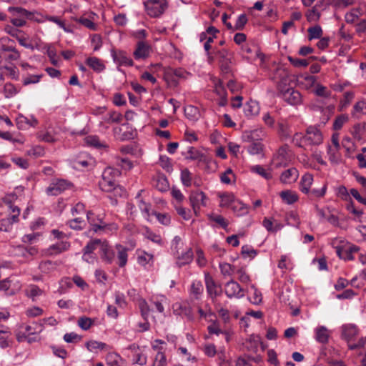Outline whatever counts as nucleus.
Returning a JSON list of instances; mask_svg holds the SVG:
<instances>
[{"label":"nucleus","instance_id":"obj_1","mask_svg":"<svg viewBox=\"0 0 366 366\" xmlns=\"http://www.w3.org/2000/svg\"><path fill=\"white\" fill-rule=\"evenodd\" d=\"M323 137L321 131L315 126H310L306 133H295L292 138V142L297 147L307 150L312 146L322 144Z\"/></svg>","mask_w":366,"mask_h":366},{"label":"nucleus","instance_id":"obj_2","mask_svg":"<svg viewBox=\"0 0 366 366\" xmlns=\"http://www.w3.org/2000/svg\"><path fill=\"white\" fill-rule=\"evenodd\" d=\"M340 337L347 342L348 348L354 350L364 345V341L360 339L357 343L351 344L350 342L355 341L357 338L360 330L358 327L352 323L344 324L340 327Z\"/></svg>","mask_w":366,"mask_h":366},{"label":"nucleus","instance_id":"obj_3","mask_svg":"<svg viewBox=\"0 0 366 366\" xmlns=\"http://www.w3.org/2000/svg\"><path fill=\"white\" fill-rule=\"evenodd\" d=\"M292 159V152L287 144L280 147L274 154L272 165L274 168L285 167L289 165Z\"/></svg>","mask_w":366,"mask_h":366},{"label":"nucleus","instance_id":"obj_4","mask_svg":"<svg viewBox=\"0 0 366 366\" xmlns=\"http://www.w3.org/2000/svg\"><path fill=\"white\" fill-rule=\"evenodd\" d=\"M144 5L147 14L153 18L160 16L168 7L167 0H147Z\"/></svg>","mask_w":366,"mask_h":366},{"label":"nucleus","instance_id":"obj_5","mask_svg":"<svg viewBox=\"0 0 366 366\" xmlns=\"http://www.w3.org/2000/svg\"><path fill=\"white\" fill-rule=\"evenodd\" d=\"M189 200L195 216L199 217L201 207L207 206V197L205 193L199 190L192 191L189 194Z\"/></svg>","mask_w":366,"mask_h":366},{"label":"nucleus","instance_id":"obj_6","mask_svg":"<svg viewBox=\"0 0 366 366\" xmlns=\"http://www.w3.org/2000/svg\"><path fill=\"white\" fill-rule=\"evenodd\" d=\"M111 171L110 169L104 170L102 179L99 182V188L105 192H114L116 194H119V192H122V189L117 184L115 179L109 177Z\"/></svg>","mask_w":366,"mask_h":366},{"label":"nucleus","instance_id":"obj_7","mask_svg":"<svg viewBox=\"0 0 366 366\" xmlns=\"http://www.w3.org/2000/svg\"><path fill=\"white\" fill-rule=\"evenodd\" d=\"M73 184L64 179H54L46 189V193L51 196H57L66 190L71 189Z\"/></svg>","mask_w":366,"mask_h":366},{"label":"nucleus","instance_id":"obj_8","mask_svg":"<svg viewBox=\"0 0 366 366\" xmlns=\"http://www.w3.org/2000/svg\"><path fill=\"white\" fill-rule=\"evenodd\" d=\"M111 56L117 66H133L134 61L129 56L127 52L122 49H112L110 50Z\"/></svg>","mask_w":366,"mask_h":366},{"label":"nucleus","instance_id":"obj_9","mask_svg":"<svg viewBox=\"0 0 366 366\" xmlns=\"http://www.w3.org/2000/svg\"><path fill=\"white\" fill-rule=\"evenodd\" d=\"M172 310L175 315L186 318L188 321L194 320L192 307L188 302H175L172 305Z\"/></svg>","mask_w":366,"mask_h":366},{"label":"nucleus","instance_id":"obj_10","mask_svg":"<svg viewBox=\"0 0 366 366\" xmlns=\"http://www.w3.org/2000/svg\"><path fill=\"white\" fill-rule=\"evenodd\" d=\"M224 293L228 298L240 299L244 296V290L239 283L231 279L224 285Z\"/></svg>","mask_w":366,"mask_h":366},{"label":"nucleus","instance_id":"obj_11","mask_svg":"<svg viewBox=\"0 0 366 366\" xmlns=\"http://www.w3.org/2000/svg\"><path fill=\"white\" fill-rule=\"evenodd\" d=\"M152 49L151 45L146 41H139L136 44V48L133 52L134 59L144 60L149 57Z\"/></svg>","mask_w":366,"mask_h":366},{"label":"nucleus","instance_id":"obj_12","mask_svg":"<svg viewBox=\"0 0 366 366\" xmlns=\"http://www.w3.org/2000/svg\"><path fill=\"white\" fill-rule=\"evenodd\" d=\"M279 87L282 89V95L283 99L289 104L297 106L302 104V97L300 92L292 88L287 89L286 90L283 91V88H282V84H279Z\"/></svg>","mask_w":366,"mask_h":366},{"label":"nucleus","instance_id":"obj_13","mask_svg":"<svg viewBox=\"0 0 366 366\" xmlns=\"http://www.w3.org/2000/svg\"><path fill=\"white\" fill-rule=\"evenodd\" d=\"M204 281L207 294L212 300L221 295V286L217 285L213 277L209 273L204 274Z\"/></svg>","mask_w":366,"mask_h":366},{"label":"nucleus","instance_id":"obj_14","mask_svg":"<svg viewBox=\"0 0 366 366\" xmlns=\"http://www.w3.org/2000/svg\"><path fill=\"white\" fill-rule=\"evenodd\" d=\"M129 249L120 244L115 245V261L116 264L121 268L124 267L128 262Z\"/></svg>","mask_w":366,"mask_h":366},{"label":"nucleus","instance_id":"obj_15","mask_svg":"<svg viewBox=\"0 0 366 366\" xmlns=\"http://www.w3.org/2000/svg\"><path fill=\"white\" fill-rule=\"evenodd\" d=\"M86 218L88 222L92 227V229L94 232H98L106 228L107 224L104 222L103 219L98 215H96L92 211L86 212Z\"/></svg>","mask_w":366,"mask_h":366},{"label":"nucleus","instance_id":"obj_16","mask_svg":"<svg viewBox=\"0 0 366 366\" xmlns=\"http://www.w3.org/2000/svg\"><path fill=\"white\" fill-rule=\"evenodd\" d=\"M185 159L198 161L199 162H207L208 157L194 147H189L185 153H183Z\"/></svg>","mask_w":366,"mask_h":366},{"label":"nucleus","instance_id":"obj_17","mask_svg":"<svg viewBox=\"0 0 366 366\" xmlns=\"http://www.w3.org/2000/svg\"><path fill=\"white\" fill-rule=\"evenodd\" d=\"M298 177V170L295 167H291L286 169L281 174L280 180L283 184H292L297 181Z\"/></svg>","mask_w":366,"mask_h":366},{"label":"nucleus","instance_id":"obj_18","mask_svg":"<svg viewBox=\"0 0 366 366\" xmlns=\"http://www.w3.org/2000/svg\"><path fill=\"white\" fill-rule=\"evenodd\" d=\"M101 257L108 264H112L115 259V249H112L107 241H103L101 248Z\"/></svg>","mask_w":366,"mask_h":366},{"label":"nucleus","instance_id":"obj_19","mask_svg":"<svg viewBox=\"0 0 366 366\" xmlns=\"http://www.w3.org/2000/svg\"><path fill=\"white\" fill-rule=\"evenodd\" d=\"M16 122V126L19 129H26L30 127H35L38 124L36 118L31 117V119H29L22 114H19L17 117Z\"/></svg>","mask_w":366,"mask_h":366},{"label":"nucleus","instance_id":"obj_20","mask_svg":"<svg viewBox=\"0 0 366 366\" xmlns=\"http://www.w3.org/2000/svg\"><path fill=\"white\" fill-rule=\"evenodd\" d=\"M243 110L247 117L252 118L259 114L260 107L257 101L251 99L244 104Z\"/></svg>","mask_w":366,"mask_h":366},{"label":"nucleus","instance_id":"obj_21","mask_svg":"<svg viewBox=\"0 0 366 366\" xmlns=\"http://www.w3.org/2000/svg\"><path fill=\"white\" fill-rule=\"evenodd\" d=\"M70 243L67 241H61L51 245L48 248V254L49 255L59 254L63 252L67 251L70 247Z\"/></svg>","mask_w":366,"mask_h":366},{"label":"nucleus","instance_id":"obj_22","mask_svg":"<svg viewBox=\"0 0 366 366\" xmlns=\"http://www.w3.org/2000/svg\"><path fill=\"white\" fill-rule=\"evenodd\" d=\"M85 62L89 68L97 73H101L106 69L102 60L95 56L87 58Z\"/></svg>","mask_w":366,"mask_h":366},{"label":"nucleus","instance_id":"obj_23","mask_svg":"<svg viewBox=\"0 0 366 366\" xmlns=\"http://www.w3.org/2000/svg\"><path fill=\"white\" fill-rule=\"evenodd\" d=\"M19 218L15 216H9L0 219V231L10 232L13 228V224L18 223Z\"/></svg>","mask_w":366,"mask_h":366},{"label":"nucleus","instance_id":"obj_24","mask_svg":"<svg viewBox=\"0 0 366 366\" xmlns=\"http://www.w3.org/2000/svg\"><path fill=\"white\" fill-rule=\"evenodd\" d=\"M315 340L322 344H326L329 341L330 332L325 326L317 327L315 330Z\"/></svg>","mask_w":366,"mask_h":366},{"label":"nucleus","instance_id":"obj_25","mask_svg":"<svg viewBox=\"0 0 366 366\" xmlns=\"http://www.w3.org/2000/svg\"><path fill=\"white\" fill-rule=\"evenodd\" d=\"M24 293L25 295L31 299L32 301H36L37 297L43 295L44 291L39 286L31 284L25 289Z\"/></svg>","mask_w":366,"mask_h":366},{"label":"nucleus","instance_id":"obj_26","mask_svg":"<svg viewBox=\"0 0 366 366\" xmlns=\"http://www.w3.org/2000/svg\"><path fill=\"white\" fill-rule=\"evenodd\" d=\"M313 182V176L309 173L305 174L300 179V190L307 194L310 190V187Z\"/></svg>","mask_w":366,"mask_h":366},{"label":"nucleus","instance_id":"obj_27","mask_svg":"<svg viewBox=\"0 0 366 366\" xmlns=\"http://www.w3.org/2000/svg\"><path fill=\"white\" fill-rule=\"evenodd\" d=\"M167 75L171 77L172 81L177 84L179 79H187L190 74L182 68H177L172 69L167 73Z\"/></svg>","mask_w":366,"mask_h":366},{"label":"nucleus","instance_id":"obj_28","mask_svg":"<svg viewBox=\"0 0 366 366\" xmlns=\"http://www.w3.org/2000/svg\"><path fill=\"white\" fill-rule=\"evenodd\" d=\"M327 189V185L326 183H324L319 189L313 188L312 189H310L309 192H307V195L310 200L318 199L325 197Z\"/></svg>","mask_w":366,"mask_h":366},{"label":"nucleus","instance_id":"obj_29","mask_svg":"<svg viewBox=\"0 0 366 366\" xmlns=\"http://www.w3.org/2000/svg\"><path fill=\"white\" fill-rule=\"evenodd\" d=\"M218 197L220 198L219 207H230L232 208V204H234L236 201L234 194L232 193H219Z\"/></svg>","mask_w":366,"mask_h":366},{"label":"nucleus","instance_id":"obj_30","mask_svg":"<svg viewBox=\"0 0 366 366\" xmlns=\"http://www.w3.org/2000/svg\"><path fill=\"white\" fill-rule=\"evenodd\" d=\"M193 252L191 248H189L186 252H183L177 257V264L179 267H182L186 264H189L193 260Z\"/></svg>","mask_w":366,"mask_h":366},{"label":"nucleus","instance_id":"obj_31","mask_svg":"<svg viewBox=\"0 0 366 366\" xmlns=\"http://www.w3.org/2000/svg\"><path fill=\"white\" fill-rule=\"evenodd\" d=\"M207 217L209 221L215 223V226L218 225L224 229H226L229 225V222L220 214L211 213L207 214ZM212 226L214 227V224Z\"/></svg>","mask_w":366,"mask_h":366},{"label":"nucleus","instance_id":"obj_32","mask_svg":"<svg viewBox=\"0 0 366 366\" xmlns=\"http://www.w3.org/2000/svg\"><path fill=\"white\" fill-rule=\"evenodd\" d=\"M0 347L5 349L11 345L12 340L11 339V332L8 328L6 330H0Z\"/></svg>","mask_w":366,"mask_h":366},{"label":"nucleus","instance_id":"obj_33","mask_svg":"<svg viewBox=\"0 0 366 366\" xmlns=\"http://www.w3.org/2000/svg\"><path fill=\"white\" fill-rule=\"evenodd\" d=\"M92 162V159L86 154L83 153L74 160L73 164L75 168H85L87 167Z\"/></svg>","mask_w":366,"mask_h":366},{"label":"nucleus","instance_id":"obj_34","mask_svg":"<svg viewBox=\"0 0 366 366\" xmlns=\"http://www.w3.org/2000/svg\"><path fill=\"white\" fill-rule=\"evenodd\" d=\"M282 201L287 204H292L298 200V195L295 192L291 190H284L280 193Z\"/></svg>","mask_w":366,"mask_h":366},{"label":"nucleus","instance_id":"obj_35","mask_svg":"<svg viewBox=\"0 0 366 366\" xmlns=\"http://www.w3.org/2000/svg\"><path fill=\"white\" fill-rule=\"evenodd\" d=\"M106 361L108 366H123L124 365V360L116 352L108 353Z\"/></svg>","mask_w":366,"mask_h":366},{"label":"nucleus","instance_id":"obj_36","mask_svg":"<svg viewBox=\"0 0 366 366\" xmlns=\"http://www.w3.org/2000/svg\"><path fill=\"white\" fill-rule=\"evenodd\" d=\"M204 290V287L202 283L199 280H194L192 282L189 292L191 295H193L196 300L199 299L201 295L202 294Z\"/></svg>","mask_w":366,"mask_h":366},{"label":"nucleus","instance_id":"obj_37","mask_svg":"<svg viewBox=\"0 0 366 366\" xmlns=\"http://www.w3.org/2000/svg\"><path fill=\"white\" fill-rule=\"evenodd\" d=\"M0 49L2 51L12 52L16 50L15 42L9 37H2L0 39Z\"/></svg>","mask_w":366,"mask_h":366},{"label":"nucleus","instance_id":"obj_38","mask_svg":"<svg viewBox=\"0 0 366 366\" xmlns=\"http://www.w3.org/2000/svg\"><path fill=\"white\" fill-rule=\"evenodd\" d=\"M154 262V256L145 251H142L137 257L139 264L146 267L147 264L152 265Z\"/></svg>","mask_w":366,"mask_h":366},{"label":"nucleus","instance_id":"obj_39","mask_svg":"<svg viewBox=\"0 0 366 366\" xmlns=\"http://www.w3.org/2000/svg\"><path fill=\"white\" fill-rule=\"evenodd\" d=\"M232 211L237 216L241 217L247 214L249 212L248 207L243 204L242 202L236 200L234 204H232Z\"/></svg>","mask_w":366,"mask_h":366},{"label":"nucleus","instance_id":"obj_40","mask_svg":"<svg viewBox=\"0 0 366 366\" xmlns=\"http://www.w3.org/2000/svg\"><path fill=\"white\" fill-rule=\"evenodd\" d=\"M151 302L158 312L164 313V305L167 303V299L165 296L162 295L160 297H153Z\"/></svg>","mask_w":366,"mask_h":366},{"label":"nucleus","instance_id":"obj_41","mask_svg":"<svg viewBox=\"0 0 366 366\" xmlns=\"http://www.w3.org/2000/svg\"><path fill=\"white\" fill-rule=\"evenodd\" d=\"M123 119L122 114L117 111H110L104 117V121L108 124L119 123Z\"/></svg>","mask_w":366,"mask_h":366},{"label":"nucleus","instance_id":"obj_42","mask_svg":"<svg viewBox=\"0 0 366 366\" xmlns=\"http://www.w3.org/2000/svg\"><path fill=\"white\" fill-rule=\"evenodd\" d=\"M28 336L40 333L43 330V325L36 322H33L32 325H25L21 327Z\"/></svg>","mask_w":366,"mask_h":366},{"label":"nucleus","instance_id":"obj_43","mask_svg":"<svg viewBox=\"0 0 366 366\" xmlns=\"http://www.w3.org/2000/svg\"><path fill=\"white\" fill-rule=\"evenodd\" d=\"M21 200V194H17L16 192H11L6 194L3 198L2 202L5 204H19V202Z\"/></svg>","mask_w":366,"mask_h":366},{"label":"nucleus","instance_id":"obj_44","mask_svg":"<svg viewBox=\"0 0 366 366\" xmlns=\"http://www.w3.org/2000/svg\"><path fill=\"white\" fill-rule=\"evenodd\" d=\"M340 148L332 147L329 145L327 147V154L329 160L332 164H338L340 162V154L339 153Z\"/></svg>","mask_w":366,"mask_h":366},{"label":"nucleus","instance_id":"obj_45","mask_svg":"<svg viewBox=\"0 0 366 366\" xmlns=\"http://www.w3.org/2000/svg\"><path fill=\"white\" fill-rule=\"evenodd\" d=\"M4 94L5 98L10 99L19 93V89L12 83H6L4 86Z\"/></svg>","mask_w":366,"mask_h":366},{"label":"nucleus","instance_id":"obj_46","mask_svg":"<svg viewBox=\"0 0 366 366\" xmlns=\"http://www.w3.org/2000/svg\"><path fill=\"white\" fill-rule=\"evenodd\" d=\"M155 187L160 192H166L169 189V182L165 176H159L155 180Z\"/></svg>","mask_w":366,"mask_h":366},{"label":"nucleus","instance_id":"obj_47","mask_svg":"<svg viewBox=\"0 0 366 366\" xmlns=\"http://www.w3.org/2000/svg\"><path fill=\"white\" fill-rule=\"evenodd\" d=\"M102 242L103 241L99 239L90 240L84 247L83 252H86V253H93L95 249L98 248L100 249Z\"/></svg>","mask_w":366,"mask_h":366},{"label":"nucleus","instance_id":"obj_48","mask_svg":"<svg viewBox=\"0 0 366 366\" xmlns=\"http://www.w3.org/2000/svg\"><path fill=\"white\" fill-rule=\"evenodd\" d=\"M251 171L252 172L257 173L265 179H271L272 178V174L270 172L265 169L261 165H254L251 167Z\"/></svg>","mask_w":366,"mask_h":366},{"label":"nucleus","instance_id":"obj_49","mask_svg":"<svg viewBox=\"0 0 366 366\" xmlns=\"http://www.w3.org/2000/svg\"><path fill=\"white\" fill-rule=\"evenodd\" d=\"M86 143L88 145L94 147L95 148H103L106 147L107 145L104 142H101L99 137L96 135H90L86 137Z\"/></svg>","mask_w":366,"mask_h":366},{"label":"nucleus","instance_id":"obj_50","mask_svg":"<svg viewBox=\"0 0 366 366\" xmlns=\"http://www.w3.org/2000/svg\"><path fill=\"white\" fill-rule=\"evenodd\" d=\"M219 267L224 277H231L234 272V266L227 262L219 263Z\"/></svg>","mask_w":366,"mask_h":366},{"label":"nucleus","instance_id":"obj_51","mask_svg":"<svg viewBox=\"0 0 366 366\" xmlns=\"http://www.w3.org/2000/svg\"><path fill=\"white\" fill-rule=\"evenodd\" d=\"M138 207L142 212L144 218L149 220V217L152 215V212H151V204L146 203L142 199H139Z\"/></svg>","mask_w":366,"mask_h":366},{"label":"nucleus","instance_id":"obj_52","mask_svg":"<svg viewBox=\"0 0 366 366\" xmlns=\"http://www.w3.org/2000/svg\"><path fill=\"white\" fill-rule=\"evenodd\" d=\"M307 32L309 40L320 39L322 35V29L319 25L308 28Z\"/></svg>","mask_w":366,"mask_h":366},{"label":"nucleus","instance_id":"obj_53","mask_svg":"<svg viewBox=\"0 0 366 366\" xmlns=\"http://www.w3.org/2000/svg\"><path fill=\"white\" fill-rule=\"evenodd\" d=\"M180 179L182 184L184 187H189L192 185V173L187 168H185L181 171Z\"/></svg>","mask_w":366,"mask_h":366},{"label":"nucleus","instance_id":"obj_54","mask_svg":"<svg viewBox=\"0 0 366 366\" xmlns=\"http://www.w3.org/2000/svg\"><path fill=\"white\" fill-rule=\"evenodd\" d=\"M56 264L51 260L40 262L39 269L43 273H49L56 268Z\"/></svg>","mask_w":366,"mask_h":366},{"label":"nucleus","instance_id":"obj_55","mask_svg":"<svg viewBox=\"0 0 366 366\" xmlns=\"http://www.w3.org/2000/svg\"><path fill=\"white\" fill-rule=\"evenodd\" d=\"M67 224L70 228L75 230H81L85 226V222L84 219L79 217H76L67 222Z\"/></svg>","mask_w":366,"mask_h":366},{"label":"nucleus","instance_id":"obj_56","mask_svg":"<svg viewBox=\"0 0 366 366\" xmlns=\"http://www.w3.org/2000/svg\"><path fill=\"white\" fill-rule=\"evenodd\" d=\"M159 164L166 172H172V164L171 163V159L165 155H161L159 159Z\"/></svg>","mask_w":366,"mask_h":366},{"label":"nucleus","instance_id":"obj_57","mask_svg":"<svg viewBox=\"0 0 366 366\" xmlns=\"http://www.w3.org/2000/svg\"><path fill=\"white\" fill-rule=\"evenodd\" d=\"M9 11L12 13L14 15H19L20 16H24L30 18L31 13L26 9L19 6H11L9 7Z\"/></svg>","mask_w":366,"mask_h":366},{"label":"nucleus","instance_id":"obj_58","mask_svg":"<svg viewBox=\"0 0 366 366\" xmlns=\"http://www.w3.org/2000/svg\"><path fill=\"white\" fill-rule=\"evenodd\" d=\"M314 93L316 96L324 98H329L331 96V92L326 86L319 84L316 85Z\"/></svg>","mask_w":366,"mask_h":366},{"label":"nucleus","instance_id":"obj_59","mask_svg":"<svg viewBox=\"0 0 366 366\" xmlns=\"http://www.w3.org/2000/svg\"><path fill=\"white\" fill-rule=\"evenodd\" d=\"M115 163L124 170H129L133 167L132 162L128 158L116 157Z\"/></svg>","mask_w":366,"mask_h":366},{"label":"nucleus","instance_id":"obj_60","mask_svg":"<svg viewBox=\"0 0 366 366\" xmlns=\"http://www.w3.org/2000/svg\"><path fill=\"white\" fill-rule=\"evenodd\" d=\"M86 348L91 352H95L96 350H104L107 345L102 342H98L96 340H91L86 343Z\"/></svg>","mask_w":366,"mask_h":366},{"label":"nucleus","instance_id":"obj_61","mask_svg":"<svg viewBox=\"0 0 366 366\" xmlns=\"http://www.w3.org/2000/svg\"><path fill=\"white\" fill-rule=\"evenodd\" d=\"M357 114H366V102L364 100L359 101L355 103L353 107L352 115L355 116Z\"/></svg>","mask_w":366,"mask_h":366},{"label":"nucleus","instance_id":"obj_62","mask_svg":"<svg viewBox=\"0 0 366 366\" xmlns=\"http://www.w3.org/2000/svg\"><path fill=\"white\" fill-rule=\"evenodd\" d=\"M278 133L283 139H288L291 135V132L288 125L285 122L278 123Z\"/></svg>","mask_w":366,"mask_h":366},{"label":"nucleus","instance_id":"obj_63","mask_svg":"<svg viewBox=\"0 0 366 366\" xmlns=\"http://www.w3.org/2000/svg\"><path fill=\"white\" fill-rule=\"evenodd\" d=\"M167 357L164 352L159 351L155 356L152 366H167Z\"/></svg>","mask_w":366,"mask_h":366},{"label":"nucleus","instance_id":"obj_64","mask_svg":"<svg viewBox=\"0 0 366 366\" xmlns=\"http://www.w3.org/2000/svg\"><path fill=\"white\" fill-rule=\"evenodd\" d=\"M212 81L214 84V91L217 94V95H218L219 97L227 95L226 89L224 87L222 81L220 79H217L215 78L213 79Z\"/></svg>","mask_w":366,"mask_h":366}]
</instances>
